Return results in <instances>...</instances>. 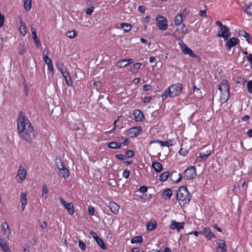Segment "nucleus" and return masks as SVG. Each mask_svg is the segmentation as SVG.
I'll list each match as a JSON object with an SVG mask.
<instances>
[{
	"label": "nucleus",
	"mask_w": 252,
	"mask_h": 252,
	"mask_svg": "<svg viewBox=\"0 0 252 252\" xmlns=\"http://www.w3.org/2000/svg\"><path fill=\"white\" fill-rule=\"evenodd\" d=\"M17 130L21 137L29 143L32 141V135L33 134L34 128L29 119L20 112L18 116Z\"/></svg>",
	"instance_id": "f257e3e1"
},
{
	"label": "nucleus",
	"mask_w": 252,
	"mask_h": 252,
	"mask_svg": "<svg viewBox=\"0 0 252 252\" xmlns=\"http://www.w3.org/2000/svg\"><path fill=\"white\" fill-rule=\"evenodd\" d=\"M176 198L180 205L184 206L189 204L190 200L191 195L187 187L182 186L177 191Z\"/></svg>",
	"instance_id": "f03ea898"
},
{
	"label": "nucleus",
	"mask_w": 252,
	"mask_h": 252,
	"mask_svg": "<svg viewBox=\"0 0 252 252\" xmlns=\"http://www.w3.org/2000/svg\"><path fill=\"white\" fill-rule=\"evenodd\" d=\"M218 89L220 91V102L224 103L230 97V85L226 80H222L218 85Z\"/></svg>",
	"instance_id": "7ed1b4c3"
},
{
	"label": "nucleus",
	"mask_w": 252,
	"mask_h": 252,
	"mask_svg": "<svg viewBox=\"0 0 252 252\" xmlns=\"http://www.w3.org/2000/svg\"><path fill=\"white\" fill-rule=\"evenodd\" d=\"M182 90V84L180 83L171 85L162 93L161 95L162 100H164L168 96L174 97L179 95Z\"/></svg>",
	"instance_id": "20e7f679"
},
{
	"label": "nucleus",
	"mask_w": 252,
	"mask_h": 252,
	"mask_svg": "<svg viewBox=\"0 0 252 252\" xmlns=\"http://www.w3.org/2000/svg\"><path fill=\"white\" fill-rule=\"evenodd\" d=\"M178 44L182 52L185 55H188L192 58H199V57L194 53L192 50L189 48L182 40H180Z\"/></svg>",
	"instance_id": "39448f33"
},
{
	"label": "nucleus",
	"mask_w": 252,
	"mask_h": 252,
	"mask_svg": "<svg viewBox=\"0 0 252 252\" xmlns=\"http://www.w3.org/2000/svg\"><path fill=\"white\" fill-rule=\"evenodd\" d=\"M27 175V169L22 164H20L16 177L17 182L19 183H23L26 179Z\"/></svg>",
	"instance_id": "423d86ee"
},
{
	"label": "nucleus",
	"mask_w": 252,
	"mask_h": 252,
	"mask_svg": "<svg viewBox=\"0 0 252 252\" xmlns=\"http://www.w3.org/2000/svg\"><path fill=\"white\" fill-rule=\"evenodd\" d=\"M197 175L195 166L189 167L184 172V179L186 180H193Z\"/></svg>",
	"instance_id": "0eeeda50"
},
{
	"label": "nucleus",
	"mask_w": 252,
	"mask_h": 252,
	"mask_svg": "<svg viewBox=\"0 0 252 252\" xmlns=\"http://www.w3.org/2000/svg\"><path fill=\"white\" fill-rule=\"evenodd\" d=\"M156 21L158 29L160 30L165 31L168 27L167 20L163 16L158 15L156 17Z\"/></svg>",
	"instance_id": "6e6552de"
},
{
	"label": "nucleus",
	"mask_w": 252,
	"mask_h": 252,
	"mask_svg": "<svg viewBox=\"0 0 252 252\" xmlns=\"http://www.w3.org/2000/svg\"><path fill=\"white\" fill-rule=\"evenodd\" d=\"M59 199L61 203L67 210L68 213L71 216L73 215L75 213V210L73 203L66 202L62 197H60Z\"/></svg>",
	"instance_id": "1a4fd4ad"
},
{
	"label": "nucleus",
	"mask_w": 252,
	"mask_h": 252,
	"mask_svg": "<svg viewBox=\"0 0 252 252\" xmlns=\"http://www.w3.org/2000/svg\"><path fill=\"white\" fill-rule=\"evenodd\" d=\"M185 225V223L184 221L178 222L175 220H172L169 227L171 230H176L180 232L184 228Z\"/></svg>",
	"instance_id": "9d476101"
},
{
	"label": "nucleus",
	"mask_w": 252,
	"mask_h": 252,
	"mask_svg": "<svg viewBox=\"0 0 252 252\" xmlns=\"http://www.w3.org/2000/svg\"><path fill=\"white\" fill-rule=\"evenodd\" d=\"M176 140L174 139H168L165 141H160L159 140H154V141H152L150 142V144L158 143L161 147L166 146L167 147H169L173 145H174L176 144Z\"/></svg>",
	"instance_id": "9b49d317"
},
{
	"label": "nucleus",
	"mask_w": 252,
	"mask_h": 252,
	"mask_svg": "<svg viewBox=\"0 0 252 252\" xmlns=\"http://www.w3.org/2000/svg\"><path fill=\"white\" fill-rule=\"evenodd\" d=\"M219 37H222L224 40H226L231 36L228 28L224 26L223 27L220 28V31L218 34Z\"/></svg>",
	"instance_id": "f8f14e48"
},
{
	"label": "nucleus",
	"mask_w": 252,
	"mask_h": 252,
	"mask_svg": "<svg viewBox=\"0 0 252 252\" xmlns=\"http://www.w3.org/2000/svg\"><path fill=\"white\" fill-rule=\"evenodd\" d=\"M201 234L205 236L208 240H211L213 238H216V236L215 234L212 232L209 227H204L202 231H201Z\"/></svg>",
	"instance_id": "ddd939ff"
},
{
	"label": "nucleus",
	"mask_w": 252,
	"mask_h": 252,
	"mask_svg": "<svg viewBox=\"0 0 252 252\" xmlns=\"http://www.w3.org/2000/svg\"><path fill=\"white\" fill-rule=\"evenodd\" d=\"M1 231L3 235L6 236L7 238H9L11 233V230L9 225L6 222H4L1 224Z\"/></svg>",
	"instance_id": "4468645a"
},
{
	"label": "nucleus",
	"mask_w": 252,
	"mask_h": 252,
	"mask_svg": "<svg viewBox=\"0 0 252 252\" xmlns=\"http://www.w3.org/2000/svg\"><path fill=\"white\" fill-rule=\"evenodd\" d=\"M20 200L21 204L22 211H24L28 204L27 193L26 191H22L21 192Z\"/></svg>",
	"instance_id": "2eb2a0df"
},
{
	"label": "nucleus",
	"mask_w": 252,
	"mask_h": 252,
	"mask_svg": "<svg viewBox=\"0 0 252 252\" xmlns=\"http://www.w3.org/2000/svg\"><path fill=\"white\" fill-rule=\"evenodd\" d=\"M141 131L142 129L140 127H133L129 129L128 134L130 137L134 138L138 136Z\"/></svg>",
	"instance_id": "dca6fc26"
},
{
	"label": "nucleus",
	"mask_w": 252,
	"mask_h": 252,
	"mask_svg": "<svg viewBox=\"0 0 252 252\" xmlns=\"http://www.w3.org/2000/svg\"><path fill=\"white\" fill-rule=\"evenodd\" d=\"M217 251L218 252H226L227 251V246L224 240H220L217 242Z\"/></svg>",
	"instance_id": "f3484780"
},
{
	"label": "nucleus",
	"mask_w": 252,
	"mask_h": 252,
	"mask_svg": "<svg viewBox=\"0 0 252 252\" xmlns=\"http://www.w3.org/2000/svg\"><path fill=\"white\" fill-rule=\"evenodd\" d=\"M20 33L25 36L28 32V29L26 24L20 18L19 25L18 26Z\"/></svg>",
	"instance_id": "a211bd4d"
},
{
	"label": "nucleus",
	"mask_w": 252,
	"mask_h": 252,
	"mask_svg": "<svg viewBox=\"0 0 252 252\" xmlns=\"http://www.w3.org/2000/svg\"><path fill=\"white\" fill-rule=\"evenodd\" d=\"M239 42V40L236 37H232L230 38L226 42L225 46L228 50H230L232 47L238 44Z\"/></svg>",
	"instance_id": "6ab92c4d"
},
{
	"label": "nucleus",
	"mask_w": 252,
	"mask_h": 252,
	"mask_svg": "<svg viewBox=\"0 0 252 252\" xmlns=\"http://www.w3.org/2000/svg\"><path fill=\"white\" fill-rule=\"evenodd\" d=\"M0 247L4 252L11 251L5 239L3 237H0Z\"/></svg>",
	"instance_id": "aec40b11"
},
{
	"label": "nucleus",
	"mask_w": 252,
	"mask_h": 252,
	"mask_svg": "<svg viewBox=\"0 0 252 252\" xmlns=\"http://www.w3.org/2000/svg\"><path fill=\"white\" fill-rule=\"evenodd\" d=\"M133 115L134 120L137 122H141L144 118L143 113L139 110H135Z\"/></svg>",
	"instance_id": "412c9836"
},
{
	"label": "nucleus",
	"mask_w": 252,
	"mask_h": 252,
	"mask_svg": "<svg viewBox=\"0 0 252 252\" xmlns=\"http://www.w3.org/2000/svg\"><path fill=\"white\" fill-rule=\"evenodd\" d=\"M109 207L112 213L114 214H118L119 213L120 206L116 203L113 201H110L109 204Z\"/></svg>",
	"instance_id": "4be33fe9"
},
{
	"label": "nucleus",
	"mask_w": 252,
	"mask_h": 252,
	"mask_svg": "<svg viewBox=\"0 0 252 252\" xmlns=\"http://www.w3.org/2000/svg\"><path fill=\"white\" fill-rule=\"evenodd\" d=\"M49 50L47 48H45L43 50V59L47 65L53 63L52 60L48 56Z\"/></svg>",
	"instance_id": "5701e85b"
},
{
	"label": "nucleus",
	"mask_w": 252,
	"mask_h": 252,
	"mask_svg": "<svg viewBox=\"0 0 252 252\" xmlns=\"http://www.w3.org/2000/svg\"><path fill=\"white\" fill-rule=\"evenodd\" d=\"M157 227V223L156 220H151L146 225V229L147 231H151Z\"/></svg>",
	"instance_id": "b1692460"
},
{
	"label": "nucleus",
	"mask_w": 252,
	"mask_h": 252,
	"mask_svg": "<svg viewBox=\"0 0 252 252\" xmlns=\"http://www.w3.org/2000/svg\"><path fill=\"white\" fill-rule=\"evenodd\" d=\"M62 75L64 77L66 84L68 86H71L72 85V81L71 78L69 74L68 71L63 72Z\"/></svg>",
	"instance_id": "393cba45"
},
{
	"label": "nucleus",
	"mask_w": 252,
	"mask_h": 252,
	"mask_svg": "<svg viewBox=\"0 0 252 252\" xmlns=\"http://www.w3.org/2000/svg\"><path fill=\"white\" fill-rule=\"evenodd\" d=\"M152 167L157 173L160 172L163 169L162 164L158 161H153L152 162Z\"/></svg>",
	"instance_id": "a878e982"
},
{
	"label": "nucleus",
	"mask_w": 252,
	"mask_h": 252,
	"mask_svg": "<svg viewBox=\"0 0 252 252\" xmlns=\"http://www.w3.org/2000/svg\"><path fill=\"white\" fill-rule=\"evenodd\" d=\"M183 21V13H179L177 15H176L174 22L175 24L177 26H179L182 24Z\"/></svg>",
	"instance_id": "bb28decb"
},
{
	"label": "nucleus",
	"mask_w": 252,
	"mask_h": 252,
	"mask_svg": "<svg viewBox=\"0 0 252 252\" xmlns=\"http://www.w3.org/2000/svg\"><path fill=\"white\" fill-rule=\"evenodd\" d=\"M24 7L27 11H29L32 9V0H23Z\"/></svg>",
	"instance_id": "cd10ccee"
},
{
	"label": "nucleus",
	"mask_w": 252,
	"mask_h": 252,
	"mask_svg": "<svg viewBox=\"0 0 252 252\" xmlns=\"http://www.w3.org/2000/svg\"><path fill=\"white\" fill-rule=\"evenodd\" d=\"M172 195V190L170 189H166L163 192L162 197L165 199H169Z\"/></svg>",
	"instance_id": "c85d7f7f"
},
{
	"label": "nucleus",
	"mask_w": 252,
	"mask_h": 252,
	"mask_svg": "<svg viewBox=\"0 0 252 252\" xmlns=\"http://www.w3.org/2000/svg\"><path fill=\"white\" fill-rule=\"evenodd\" d=\"M107 146L109 148L112 149H118L121 147L122 143L116 142H111L108 143Z\"/></svg>",
	"instance_id": "c756f323"
},
{
	"label": "nucleus",
	"mask_w": 252,
	"mask_h": 252,
	"mask_svg": "<svg viewBox=\"0 0 252 252\" xmlns=\"http://www.w3.org/2000/svg\"><path fill=\"white\" fill-rule=\"evenodd\" d=\"M59 173L64 179L67 178L69 175V171L65 167L59 170Z\"/></svg>",
	"instance_id": "7c9ffc66"
},
{
	"label": "nucleus",
	"mask_w": 252,
	"mask_h": 252,
	"mask_svg": "<svg viewBox=\"0 0 252 252\" xmlns=\"http://www.w3.org/2000/svg\"><path fill=\"white\" fill-rule=\"evenodd\" d=\"M55 162L56 166L59 170H61V169L65 167L64 163L61 158H57L55 160Z\"/></svg>",
	"instance_id": "2f4dec72"
},
{
	"label": "nucleus",
	"mask_w": 252,
	"mask_h": 252,
	"mask_svg": "<svg viewBox=\"0 0 252 252\" xmlns=\"http://www.w3.org/2000/svg\"><path fill=\"white\" fill-rule=\"evenodd\" d=\"M143 238L142 236H138L134 237V238H132L130 240V242L131 244H135V243H138L140 244L143 242Z\"/></svg>",
	"instance_id": "473e14b6"
},
{
	"label": "nucleus",
	"mask_w": 252,
	"mask_h": 252,
	"mask_svg": "<svg viewBox=\"0 0 252 252\" xmlns=\"http://www.w3.org/2000/svg\"><path fill=\"white\" fill-rule=\"evenodd\" d=\"M56 64L58 69L61 72L62 74H63V72L67 71L66 69H63L64 64L62 62L58 61L56 62Z\"/></svg>",
	"instance_id": "72a5a7b5"
},
{
	"label": "nucleus",
	"mask_w": 252,
	"mask_h": 252,
	"mask_svg": "<svg viewBox=\"0 0 252 252\" xmlns=\"http://www.w3.org/2000/svg\"><path fill=\"white\" fill-rule=\"evenodd\" d=\"M170 175V173L168 171H166L161 173L159 176V180L161 182H164L167 180Z\"/></svg>",
	"instance_id": "f704fd0d"
},
{
	"label": "nucleus",
	"mask_w": 252,
	"mask_h": 252,
	"mask_svg": "<svg viewBox=\"0 0 252 252\" xmlns=\"http://www.w3.org/2000/svg\"><path fill=\"white\" fill-rule=\"evenodd\" d=\"M96 242L97 243V244H98V245L103 250H106L107 249V247L104 242V241L102 240V239H101L100 238H97V239H96Z\"/></svg>",
	"instance_id": "c9c22d12"
},
{
	"label": "nucleus",
	"mask_w": 252,
	"mask_h": 252,
	"mask_svg": "<svg viewBox=\"0 0 252 252\" xmlns=\"http://www.w3.org/2000/svg\"><path fill=\"white\" fill-rule=\"evenodd\" d=\"M121 27L124 29L125 32H127L130 31L131 29V25L129 23H121Z\"/></svg>",
	"instance_id": "e433bc0d"
},
{
	"label": "nucleus",
	"mask_w": 252,
	"mask_h": 252,
	"mask_svg": "<svg viewBox=\"0 0 252 252\" xmlns=\"http://www.w3.org/2000/svg\"><path fill=\"white\" fill-rule=\"evenodd\" d=\"M239 33L240 35L245 37L249 43H250V40H249L250 35L248 32L245 31L241 30L239 31Z\"/></svg>",
	"instance_id": "4c0bfd02"
},
{
	"label": "nucleus",
	"mask_w": 252,
	"mask_h": 252,
	"mask_svg": "<svg viewBox=\"0 0 252 252\" xmlns=\"http://www.w3.org/2000/svg\"><path fill=\"white\" fill-rule=\"evenodd\" d=\"M48 189L46 185H43L42 189V196L45 199L48 197Z\"/></svg>",
	"instance_id": "58836bf2"
},
{
	"label": "nucleus",
	"mask_w": 252,
	"mask_h": 252,
	"mask_svg": "<svg viewBox=\"0 0 252 252\" xmlns=\"http://www.w3.org/2000/svg\"><path fill=\"white\" fill-rule=\"evenodd\" d=\"M47 70L48 74L51 75L52 77H53L54 75V69L53 67V64H48L47 65Z\"/></svg>",
	"instance_id": "ea45409f"
},
{
	"label": "nucleus",
	"mask_w": 252,
	"mask_h": 252,
	"mask_svg": "<svg viewBox=\"0 0 252 252\" xmlns=\"http://www.w3.org/2000/svg\"><path fill=\"white\" fill-rule=\"evenodd\" d=\"M66 35L70 38H73L77 35V33L74 30L69 31L66 32Z\"/></svg>",
	"instance_id": "a19ab883"
},
{
	"label": "nucleus",
	"mask_w": 252,
	"mask_h": 252,
	"mask_svg": "<svg viewBox=\"0 0 252 252\" xmlns=\"http://www.w3.org/2000/svg\"><path fill=\"white\" fill-rule=\"evenodd\" d=\"M126 60L125 59L122 60L117 63V65L120 68H124L127 65V64H126Z\"/></svg>",
	"instance_id": "79ce46f5"
},
{
	"label": "nucleus",
	"mask_w": 252,
	"mask_h": 252,
	"mask_svg": "<svg viewBox=\"0 0 252 252\" xmlns=\"http://www.w3.org/2000/svg\"><path fill=\"white\" fill-rule=\"evenodd\" d=\"M179 153L181 156H186L189 153V151L181 147L179 151Z\"/></svg>",
	"instance_id": "37998d69"
},
{
	"label": "nucleus",
	"mask_w": 252,
	"mask_h": 252,
	"mask_svg": "<svg viewBox=\"0 0 252 252\" xmlns=\"http://www.w3.org/2000/svg\"><path fill=\"white\" fill-rule=\"evenodd\" d=\"M127 158H132L134 156V153L133 151L131 150H126L125 152Z\"/></svg>",
	"instance_id": "c03bdc74"
},
{
	"label": "nucleus",
	"mask_w": 252,
	"mask_h": 252,
	"mask_svg": "<svg viewBox=\"0 0 252 252\" xmlns=\"http://www.w3.org/2000/svg\"><path fill=\"white\" fill-rule=\"evenodd\" d=\"M94 7L91 6L86 10V13L87 15H91L94 12Z\"/></svg>",
	"instance_id": "a18cd8bd"
},
{
	"label": "nucleus",
	"mask_w": 252,
	"mask_h": 252,
	"mask_svg": "<svg viewBox=\"0 0 252 252\" xmlns=\"http://www.w3.org/2000/svg\"><path fill=\"white\" fill-rule=\"evenodd\" d=\"M245 12L249 15H252V4H250L245 9Z\"/></svg>",
	"instance_id": "49530a36"
},
{
	"label": "nucleus",
	"mask_w": 252,
	"mask_h": 252,
	"mask_svg": "<svg viewBox=\"0 0 252 252\" xmlns=\"http://www.w3.org/2000/svg\"><path fill=\"white\" fill-rule=\"evenodd\" d=\"M79 247V248L83 251H85L86 250V247L85 244L81 240H79L78 242Z\"/></svg>",
	"instance_id": "de8ad7c7"
},
{
	"label": "nucleus",
	"mask_w": 252,
	"mask_h": 252,
	"mask_svg": "<svg viewBox=\"0 0 252 252\" xmlns=\"http://www.w3.org/2000/svg\"><path fill=\"white\" fill-rule=\"evenodd\" d=\"M23 85L24 87V91H25V94L27 95H28V93H29V88H28V83L26 81H25L24 82H23Z\"/></svg>",
	"instance_id": "09e8293b"
},
{
	"label": "nucleus",
	"mask_w": 252,
	"mask_h": 252,
	"mask_svg": "<svg viewBox=\"0 0 252 252\" xmlns=\"http://www.w3.org/2000/svg\"><path fill=\"white\" fill-rule=\"evenodd\" d=\"M88 213L90 215L93 216L94 215L95 210H94V207L93 206H89L88 207Z\"/></svg>",
	"instance_id": "8fccbe9b"
},
{
	"label": "nucleus",
	"mask_w": 252,
	"mask_h": 252,
	"mask_svg": "<svg viewBox=\"0 0 252 252\" xmlns=\"http://www.w3.org/2000/svg\"><path fill=\"white\" fill-rule=\"evenodd\" d=\"M129 174H130L129 171L127 169H125L123 171L122 175H123V177L124 178H125V179H127L129 176Z\"/></svg>",
	"instance_id": "3c124183"
},
{
	"label": "nucleus",
	"mask_w": 252,
	"mask_h": 252,
	"mask_svg": "<svg viewBox=\"0 0 252 252\" xmlns=\"http://www.w3.org/2000/svg\"><path fill=\"white\" fill-rule=\"evenodd\" d=\"M247 89L248 91L250 94H252V80L250 81L247 83Z\"/></svg>",
	"instance_id": "603ef678"
},
{
	"label": "nucleus",
	"mask_w": 252,
	"mask_h": 252,
	"mask_svg": "<svg viewBox=\"0 0 252 252\" xmlns=\"http://www.w3.org/2000/svg\"><path fill=\"white\" fill-rule=\"evenodd\" d=\"M39 223L40 227L42 229H46L47 228V224L46 221H42V222L39 221Z\"/></svg>",
	"instance_id": "864d4df0"
},
{
	"label": "nucleus",
	"mask_w": 252,
	"mask_h": 252,
	"mask_svg": "<svg viewBox=\"0 0 252 252\" xmlns=\"http://www.w3.org/2000/svg\"><path fill=\"white\" fill-rule=\"evenodd\" d=\"M121 140H123V142H122V144H123L124 145L126 146L129 143V141L128 139V138H125L124 137H121Z\"/></svg>",
	"instance_id": "5fc2aeb1"
},
{
	"label": "nucleus",
	"mask_w": 252,
	"mask_h": 252,
	"mask_svg": "<svg viewBox=\"0 0 252 252\" xmlns=\"http://www.w3.org/2000/svg\"><path fill=\"white\" fill-rule=\"evenodd\" d=\"M4 22V16L0 13V28H1Z\"/></svg>",
	"instance_id": "6e6d98bb"
},
{
	"label": "nucleus",
	"mask_w": 252,
	"mask_h": 252,
	"mask_svg": "<svg viewBox=\"0 0 252 252\" xmlns=\"http://www.w3.org/2000/svg\"><path fill=\"white\" fill-rule=\"evenodd\" d=\"M201 234V231H191L187 234L188 235H194L195 236H198L199 234Z\"/></svg>",
	"instance_id": "4d7b16f0"
},
{
	"label": "nucleus",
	"mask_w": 252,
	"mask_h": 252,
	"mask_svg": "<svg viewBox=\"0 0 252 252\" xmlns=\"http://www.w3.org/2000/svg\"><path fill=\"white\" fill-rule=\"evenodd\" d=\"M139 190L140 192L144 193L147 191V188L146 186H141Z\"/></svg>",
	"instance_id": "13d9d810"
},
{
	"label": "nucleus",
	"mask_w": 252,
	"mask_h": 252,
	"mask_svg": "<svg viewBox=\"0 0 252 252\" xmlns=\"http://www.w3.org/2000/svg\"><path fill=\"white\" fill-rule=\"evenodd\" d=\"M199 15L201 17H206L207 16L206 11L205 10H200L199 12Z\"/></svg>",
	"instance_id": "bf43d9fd"
},
{
	"label": "nucleus",
	"mask_w": 252,
	"mask_h": 252,
	"mask_svg": "<svg viewBox=\"0 0 252 252\" xmlns=\"http://www.w3.org/2000/svg\"><path fill=\"white\" fill-rule=\"evenodd\" d=\"M177 175L178 176V178L176 180L173 181V183H178L180 182L182 179V175H181V174L178 173Z\"/></svg>",
	"instance_id": "052dcab7"
},
{
	"label": "nucleus",
	"mask_w": 252,
	"mask_h": 252,
	"mask_svg": "<svg viewBox=\"0 0 252 252\" xmlns=\"http://www.w3.org/2000/svg\"><path fill=\"white\" fill-rule=\"evenodd\" d=\"M152 98V97L151 96L145 97L143 100V102L146 104L149 103L150 102V101L151 100Z\"/></svg>",
	"instance_id": "680f3d73"
},
{
	"label": "nucleus",
	"mask_w": 252,
	"mask_h": 252,
	"mask_svg": "<svg viewBox=\"0 0 252 252\" xmlns=\"http://www.w3.org/2000/svg\"><path fill=\"white\" fill-rule=\"evenodd\" d=\"M152 87L150 85H145L143 87V91H148L150 90H151Z\"/></svg>",
	"instance_id": "e2e57ef3"
},
{
	"label": "nucleus",
	"mask_w": 252,
	"mask_h": 252,
	"mask_svg": "<svg viewBox=\"0 0 252 252\" xmlns=\"http://www.w3.org/2000/svg\"><path fill=\"white\" fill-rule=\"evenodd\" d=\"M116 158L120 160H124L125 156L123 154H117L116 155Z\"/></svg>",
	"instance_id": "0e129e2a"
},
{
	"label": "nucleus",
	"mask_w": 252,
	"mask_h": 252,
	"mask_svg": "<svg viewBox=\"0 0 252 252\" xmlns=\"http://www.w3.org/2000/svg\"><path fill=\"white\" fill-rule=\"evenodd\" d=\"M31 31L32 34L33 35V37H36L37 36V35L35 29L33 27H31Z\"/></svg>",
	"instance_id": "69168bd1"
},
{
	"label": "nucleus",
	"mask_w": 252,
	"mask_h": 252,
	"mask_svg": "<svg viewBox=\"0 0 252 252\" xmlns=\"http://www.w3.org/2000/svg\"><path fill=\"white\" fill-rule=\"evenodd\" d=\"M142 65L141 63H137L133 64V67L136 69H139Z\"/></svg>",
	"instance_id": "338daca9"
},
{
	"label": "nucleus",
	"mask_w": 252,
	"mask_h": 252,
	"mask_svg": "<svg viewBox=\"0 0 252 252\" xmlns=\"http://www.w3.org/2000/svg\"><path fill=\"white\" fill-rule=\"evenodd\" d=\"M247 59L251 64H252V54H250L247 56Z\"/></svg>",
	"instance_id": "774afa93"
}]
</instances>
